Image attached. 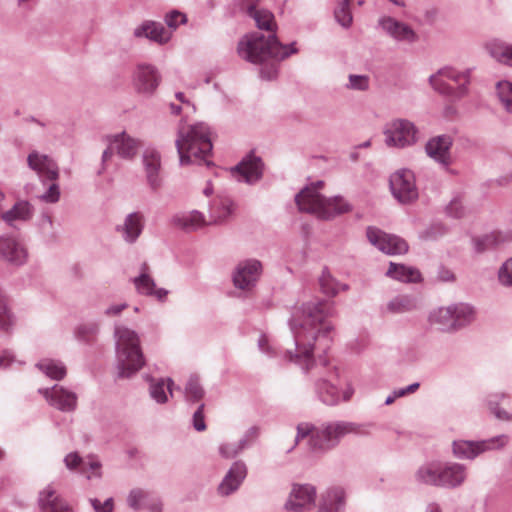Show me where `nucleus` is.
Listing matches in <instances>:
<instances>
[{
  "label": "nucleus",
  "instance_id": "nucleus-1",
  "mask_svg": "<svg viewBox=\"0 0 512 512\" xmlns=\"http://www.w3.org/2000/svg\"><path fill=\"white\" fill-rule=\"evenodd\" d=\"M297 52L294 44L282 45L275 34L264 37L260 33L244 36L238 43V55L251 63H261L267 59L283 60Z\"/></svg>",
  "mask_w": 512,
  "mask_h": 512
},
{
  "label": "nucleus",
  "instance_id": "nucleus-2",
  "mask_svg": "<svg viewBox=\"0 0 512 512\" xmlns=\"http://www.w3.org/2000/svg\"><path fill=\"white\" fill-rule=\"evenodd\" d=\"M176 147L182 165L198 160L206 161L212 151L209 127L204 123L180 127Z\"/></svg>",
  "mask_w": 512,
  "mask_h": 512
},
{
  "label": "nucleus",
  "instance_id": "nucleus-3",
  "mask_svg": "<svg viewBox=\"0 0 512 512\" xmlns=\"http://www.w3.org/2000/svg\"><path fill=\"white\" fill-rule=\"evenodd\" d=\"M117 359L118 373L128 378L138 372L144 365V357L140 348L138 335L128 328H117Z\"/></svg>",
  "mask_w": 512,
  "mask_h": 512
},
{
  "label": "nucleus",
  "instance_id": "nucleus-4",
  "mask_svg": "<svg viewBox=\"0 0 512 512\" xmlns=\"http://www.w3.org/2000/svg\"><path fill=\"white\" fill-rule=\"evenodd\" d=\"M471 69L457 71L452 67H444L429 77L433 89L451 99H460L468 94Z\"/></svg>",
  "mask_w": 512,
  "mask_h": 512
},
{
  "label": "nucleus",
  "instance_id": "nucleus-5",
  "mask_svg": "<svg viewBox=\"0 0 512 512\" xmlns=\"http://www.w3.org/2000/svg\"><path fill=\"white\" fill-rule=\"evenodd\" d=\"M510 441L506 434L497 435L479 441L454 440L452 442L453 456L460 460H474L485 452L498 451L503 449Z\"/></svg>",
  "mask_w": 512,
  "mask_h": 512
},
{
  "label": "nucleus",
  "instance_id": "nucleus-6",
  "mask_svg": "<svg viewBox=\"0 0 512 512\" xmlns=\"http://www.w3.org/2000/svg\"><path fill=\"white\" fill-rule=\"evenodd\" d=\"M385 144L392 148H406L414 145L419 138V131L413 122L395 119L384 129Z\"/></svg>",
  "mask_w": 512,
  "mask_h": 512
},
{
  "label": "nucleus",
  "instance_id": "nucleus-7",
  "mask_svg": "<svg viewBox=\"0 0 512 512\" xmlns=\"http://www.w3.org/2000/svg\"><path fill=\"white\" fill-rule=\"evenodd\" d=\"M290 324L293 330H307L309 336L316 341L320 333V302H309L297 309Z\"/></svg>",
  "mask_w": 512,
  "mask_h": 512
},
{
  "label": "nucleus",
  "instance_id": "nucleus-8",
  "mask_svg": "<svg viewBox=\"0 0 512 512\" xmlns=\"http://www.w3.org/2000/svg\"><path fill=\"white\" fill-rule=\"evenodd\" d=\"M390 190L392 195L402 204L415 201L418 198V190L412 171L400 169L390 176Z\"/></svg>",
  "mask_w": 512,
  "mask_h": 512
},
{
  "label": "nucleus",
  "instance_id": "nucleus-9",
  "mask_svg": "<svg viewBox=\"0 0 512 512\" xmlns=\"http://www.w3.org/2000/svg\"><path fill=\"white\" fill-rule=\"evenodd\" d=\"M369 242L386 254H404L408 251V244L397 235L387 234L375 227H368L366 231Z\"/></svg>",
  "mask_w": 512,
  "mask_h": 512
},
{
  "label": "nucleus",
  "instance_id": "nucleus-10",
  "mask_svg": "<svg viewBox=\"0 0 512 512\" xmlns=\"http://www.w3.org/2000/svg\"><path fill=\"white\" fill-rule=\"evenodd\" d=\"M453 142V138L450 135L442 134L430 138L425 144L427 156L446 171H449L450 165L453 162L451 155Z\"/></svg>",
  "mask_w": 512,
  "mask_h": 512
},
{
  "label": "nucleus",
  "instance_id": "nucleus-11",
  "mask_svg": "<svg viewBox=\"0 0 512 512\" xmlns=\"http://www.w3.org/2000/svg\"><path fill=\"white\" fill-rule=\"evenodd\" d=\"M316 488L310 485L293 486L285 508L294 512H308L316 507Z\"/></svg>",
  "mask_w": 512,
  "mask_h": 512
},
{
  "label": "nucleus",
  "instance_id": "nucleus-12",
  "mask_svg": "<svg viewBox=\"0 0 512 512\" xmlns=\"http://www.w3.org/2000/svg\"><path fill=\"white\" fill-rule=\"evenodd\" d=\"M363 425L353 422H334L322 429V451L335 447L346 434H364Z\"/></svg>",
  "mask_w": 512,
  "mask_h": 512
},
{
  "label": "nucleus",
  "instance_id": "nucleus-13",
  "mask_svg": "<svg viewBox=\"0 0 512 512\" xmlns=\"http://www.w3.org/2000/svg\"><path fill=\"white\" fill-rule=\"evenodd\" d=\"M232 204L226 202L222 203V212L218 216H213L211 220L206 221L204 216L198 211H192L191 213L183 216H176L174 218L175 224L186 229L195 230L206 225L222 223L232 213Z\"/></svg>",
  "mask_w": 512,
  "mask_h": 512
},
{
  "label": "nucleus",
  "instance_id": "nucleus-14",
  "mask_svg": "<svg viewBox=\"0 0 512 512\" xmlns=\"http://www.w3.org/2000/svg\"><path fill=\"white\" fill-rule=\"evenodd\" d=\"M108 148L103 152L102 159L106 162L116 151L121 157L131 159L133 158L139 147L140 142L131 138L125 132L107 137Z\"/></svg>",
  "mask_w": 512,
  "mask_h": 512
},
{
  "label": "nucleus",
  "instance_id": "nucleus-15",
  "mask_svg": "<svg viewBox=\"0 0 512 512\" xmlns=\"http://www.w3.org/2000/svg\"><path fill=\"white\" fill-rule=\"evenodd\" d=\"M378 26L389 37L398 42L413 43L418 39V36L412 27L391 16H383L379 18Z\"/></svg>",
  "mask_w": 512,
  "mask_h": 512
},
{
  "label": "nucleus",
  "instance_id": "nucleus-16",
  "mask_svg": "<svg viewBox=\"0 0 512 512\" xmlns=\"http://www.w3.org/2000/svg\"><path fill=\"white\" fill-rule=\"evenodd\" d=\"M440 475V487L454 489L466 481L467 467L457 462L441 461Z\"/></svg>",
  "mask_w": 512,
  "mask_h": 512
},
{
  "label": "nucleus",
  "instance_id": "nucleus-17",
  "mask_svg": "<svg viewBox=\"0 0 512 512\" xmlns=\"http://www.w3.org/2000/svg\"><path fill=\"white\" fill-rule=\"evenodd\" d=\"M65 465L69 470L78 471L88 479L101 476V463L94 456H89L83 460L78 453L72 452L66 455Z\"/></svg>",
  "mask_w": 512,
  "mask_h": 512
},
{
  "label": "nucleus",
  "instance_id": "nucleus-18",
  "mask_svg": "<svg viewBox=\"0 0 512 512\" xmlns=\"http://www.w3.org/2000/svg\"><path fill=\"white\" fill-rule=\"evenodd\" d=\"M301 212L320 216V186L318 183L302 189L295 198Z\"/></svg>",
  "mask_w": 512,
  "mask_h": 512
},
{
  "label": "nucleus",
  "instance_id": "nucleus-19",
  "mask_svg": "<svg viewBox=\"0 0 512 512\" xmlns=\"http://www.w3.org/2000/svg\"><path fill=\"white\" fill-rule=\"evenodd\" d=\"M28 166L41 178L56 180L58 178V166L49 156L33 151L27 158Z\"/></svg>",
  "mask_w": 512,
  "mask_h": 512
},
{
  "label": "nucleus",
  "instance_id": "nucleus-20",
  "mask_svg": "<svg viewBox=\"0 0 512 512\" xmlns=\"http://www.w3.org/2000/svg\"><path fill=\"white\" fill-rule=\"evenodd\" d=\"M41 393L52 406L59 410L72 411L77 405L76 395L62 386L55 385L51 390L44 389Z\"/></svg>",
  "mask_w": 512,
  "mask_h": 512
},
{
  "label": "nucleus",
  "instance_id": "nucleus-21",
  "mask_svg": "<svg viewBox=\"0 0 512 512\" xmlns=\"http://www.w3.org/2000/svg\"><path fill=\"white\" fill-rule=\"evenodd\" d=\"M261 272V264L256 260L241 263L234 275V284L240 289H249L253 286Z\"/></svg>",
  "mask_w": 512,
  "mask_h": 512
},
{
  "label": "nucleus",
  "instance_id": "nucleus-22",
  "mask_svg": "<svg viewBox=\"0 0 512 512\" xmlns=\"http://www.w3.org/2000/svg\"><path fill=\"white\" fill-rule=\"evenodd\" d=\"M262 167L261 159L250 154L234 168V172L237 173L239 179L252 183L260 179Z\"/></svg>",
  "mask_w": 512,
  "mask_h": 512
},
{
  "label": "nucleus",
  "instance_id": "nucleus-23",
  "mask_svg": "<svg viewBox=\"0 0 512 512\" xmlns=\"http://www.w3.org/2000/svg\"><path fill=\"white\" fill-rule=\"evenodd\" d=\"M441 461L432 460L422 464L415 472V480L424 485L440 487Z\"/></svg>",
  "mask_w": 512,
  "mask_h": 512
},
{
  "label": "nucleus",
  "instance_id": "nucleus-24",
  "mask_svg": "<svg viewBox=\"0 0 512 512\" xmlns=\"http://www.w3.org/2000/svg\"><path fill=\"white\" fill-rule=\"evenodd\" d=\"M246 477V467L243 463L236 462L233 464L224 480L218 487L221 495H229L238 489L243 479Z\"/></svg>",
  "mask_w": 512,
  "mask_h": 512
},
{
  "label": "nucleus",
  "instance_id": "nucleus-25",
  "mask_svg": "<svg viewBox=\"0 0 512 512\" xmlns=\"http://www.w3.org/2000/svg\"><path fill=\"white\" fill-rule=\"evenodd\" d=\"M159 84V76L152 66L140 65L136 72L135 85L143 93L153 92Z\"/></svg>",
  "mask_w": 512,
  "mask_h": 512
},
{
  "label": "nucleus",
  "instance_id": "nucleus-26",
  "mask_svg": "<svg viewBox=\"0 0 512 512\" xmlns=\"http://www.w3.org/2000/svg\"><path fill=\"white\" fill-rule=\"evenodd\" d=\"M428 322L442 332H455L451 306L438 307L433 309L428 316Z\"/></svg>",
  "mask_w": 512,
  "mask_h": 512
},
{
  "label": "nucleus",
  "instance_id": "nucleus-27",
  "mask_svg": "<svg viewBox=\"0 0 512 512\" xmlns=\"http://www.w3.org/2000/svg\"><path fill=\"white\" fill-rule=\"evenodd\" d=\"M485 48L488 54L496 62L512 67V44L502 40L493 39L486 43Z\"/></svg>",
  "mask_w": 512,
  "mask_h": 512
},
{
  "label": "nucleus",
  "instance_id": "nucleus-28",
  "mask_svg": "<svg viewBox=\"0 0 512 512\" xmlns=\"http://www.w3.org/2000/svg\"><path fill=\"white\" fill-rule=\"evenodd\" d=\"M386 275L405 283H418L422 280L421 273L417 268L393 262L390 263Z\"/></svg>",
  "mask_w": 512,
  "mask_h": 512
},
{
  "label": "nucleus",
  "instance_id": "nucleus-29",
  "mask_svg": "<svg viewBox=\"0 0 512 512\" xmlns=\"http://www.w3.org/2000/svg\"><path fill=\"white\" fill-rule=\"evenodd\" d=\"M43 512H72L71 508L56 494L52 486H47L40 494Z\"/></svg>",
  "mask_w": 512,
  "mask_h": 512
},
{
  "label": "nucleus",
  "instance_id": "nucleus-30",
  "mask_svg": "<svg viewBox=\"0 0 512 512\" xmlns=\"http://www.w3.org/2000/svg\"><path fill=\"white\" fill-rule=\"evenodd\" d=\"M135 36H144L159 44L168 42L171 38V32L156 22H146L135 30Z\"/></svg>",
  "mask_w": 512,
  "mask_h": 512
},
{
  "label": "nucleus",
  "instance_id": "nucleus-31",
  "mask_svg": "<svg viewBox=\"0 0 512 512\" xmlns=\"http://www.w3.org/2000/svg\"><path fill=\"white\" fill-rule=\"evenodd\" d=\"M143 162L147 173V180L150 187L154 190L159 188L160 179L158 177V171L160 169V155L153 149H147L143 155Z\"/></svg>",
  "mask_w": 512,
  "mask_h": 512
},
{
  "label": "nucleus",
  "instance_id": "nucleus-32",
  "mask_svg": "<svg viewBox=\"0 0 512 512\" xmlns=\"http://www.w3.org/2000/svg\"><path fill=\"white\" fill-rule=\"evenodd\" d=\"M0 255L12 263L21 264L26 258V250L13 238H0Z\"/></svg>",
  "mask_w": 512,
  "mask_h": 512
},
{
  "label": "nucleus",
  "instance_id": "nucleus-33",
  "mask_svg": "<svg viewBox=\"0 0 512 512\" xmlns=\"http://www.w3.org/2000/svg\"><path fill=\"white\" fill-rule=\"evenodd\" d=\"M339 374L336 368L329 371L327 379L322 377V402L334 405L340 400Z\"/></svg>",
  "mask_w": 512,
  "mask_h": 512
},
{
  "label": "nucleus",
  "instance_id": "nucleus-34",
  "mask_svg": "<svg viewBox=\"0 0 512 512\" xmlns=\"http://www.w3.org/2000/svg\"><path fill=\"white\" fill-rule=\"evenodd\" d=\"M345 504L344 489L339 486L331 487L322 499V512H344Z\"/></svg>",
  "mask_w": 512,
  "mask_h": 512
},
{
  "label": "nucleus",
  "instance_id": "nucleus-35",
  "mask_svg": "<svg viewBox=\"0 0 512 512\" xmlns=\"http://www.w3.org/2000/svg\"><path fill=\"white\" fill-rule=\"evenodd\" d=\"M147 268V265L144 264L141 275L134 279L137 291L141 294L155 296L159 300L164 299L168 292L156 287L153 279L146 273Z\"/></svg>",
  "mask_w": 512,
  "mask_h": 512
},
{
  "label": "nucleus",
  "instance_id": "nucleus-36",
  "mask_svg": "<svg viewBox=\"0 0 512 512\" xmlns=\"http://www.w3.org/2000/svg\"><path fill=\"white\" fill-rule=\"evenodd\" d=\"M455 332L471 324L475 319V309L467 303L451 304Z\"/></svg>",
  "mask_w": 512,
  "mask_h": 512
},
{
  "label": "nucleus",
  "instance_id": "nucleus-37",
  "mask_svg": "<svg viewBox=\"0 0 512 512\" xmlns=\"http://www.w3.org/2000/svg\"><path fill=\"white\" fill-rule=\"evenodd\" d=\"M350 210L349 204L339 196L322 197V220H329Z\"/></svg>",
  "mask_w": 512,
  "mask_h": 512
},
{
  "label": "nucleus",
  "instance_id": "nucleus-38",
  "mask_svg": "<svg viewBox=\"0 0 512 512\" xmlns=\"http://www.w3.org/2000/svg\"><path fill=\"white\" fill-rule=\"evenodd\" d=\"M418 302L415 297L407 294H400L392 298L386 306L389 313L402 314L417 309Z\"/></svg>",
  "mask_w": 512,
  "mask_h": 512
},
{
  "label": "nucleus",
  "instance_id": "nucleus-39",
  "mask_svg": "<svg viewBox=\"0 0 512 512\" xmlns=\"http://www.w3.org/2000/svg\"><path fill=\"white\" fill-rule=\"evenodd\" d=\"M247 13L251 16L258 28L274 32L276 29V22L274 15L265 9H257L255 5H247Z\"/></svg>",
  "mask_w": 512,
  "mask_h": 512
},
{
  "label": "nucleus",
  "instance_id": "nucleus-40",
  "mask_svg": "<svg viewBox=\"0 0 512 512\" xmlns=\"http://www.w3.org/2000/svg\"><path fill=\"white\" fill-rule=\"evenodd\" d=\"M143 228V217L139 213L130 214L125 221L123 231L127 241L133 242L141 233Z\"/></svg>",
  "mask_w": 512,
  "mask_h": 512
},
{
  "label": "nucleus",
  "instance_id": "nucleus-41",
  "mask_svg": "<svg viewBox=\"0 0 512 512\" xmlns=\"http://www.w3.org/2000/svg\"><path fill=\"white\" fill-rule=\"evenodd\" d=\"M351 0H338L334 9V17L339 25L348 29L353 23V15L350 7Z\"/></svg>",
  "mask_w": 512,
  "mask_h": 512
},
{
  "label": "nucleus",
  "instance_id": "nucleus-42",
  "mask_svg": "<svg viewBox=\"0 0 512 512\" xmlns=\"http://www.w3.org/2000/svg\"><path fill=\"white\" fill-rule=\"evenodd\" d=\"M348 285H340L328 272L322 270V302L335 297L340 290H347Z\"/></svg>",
  "mask_w": 512,
  "mask_h": 512
},
{
  "label": "nucleus",
  "instance_id": "nucleus-43",
  "mask_svg": "<svg viewBox=\"0 0 512 512\" xmlns=\"http://www.w3.org/2000/svg\"><path fill=\"white\" fill-rule=\"evenodd\" d=\"M335 314V309L333 307H322V318L324 316H333ZM336 336L335 326L330 321H325L322 319V347H330L333 343L334 338Z\"/></svg>",
  "mask_w": 512,
  "mask_h": 512
},
{
  "label": "nucleus",
  "instance_id": "nucleus-44",
  "mask_svg": "<svg viewBox=\"0 0 512 512\" xmlns=\"http://www.w3.org/2000/svg\"><path fill=\"white\" fill-rule=\"evenodd\" d=\"M495 88L499 102L507 113L512 114V82L498 81Z\"/></svg>",
  "mask_w": 512,
  "mask_h": 512
},
{
  "label": "nucleus",
  "instance_id": "nucleus-45",
  "mask_svg": "<svg viewBox=\"0 0 512 512\" xmlns=\"http://www.w3.org/2000/svg\"><path fill=\"white\" fill-rule=\"evenodd\" d=\"M37 367L54 380H61L66 375L65 366L54 360L44 359L37 364Z\"/></svg>",
  "mask_w": 512,
  "mask_h": 512
},
{
  "label": "nucleus",
  "instance_id": "nucleus-46",
  "mask_svg": "<svg viewBox=\"0 0 512 512\" xmlns=\"http://www.w3.org/2000/svg\"><path fill=\"white\" fill-rule=\"evenodd\" d=\"M505 398L504 393H492L487 396V406L494 416L503 421L512 420V415L507 413L505 410L498 407L500 401Z\"/></svg>",
  "mask_w": 512,
  "mask_h": 512
},
{
  "label": "nucleus",
  "instance_id": "nucleus-47",
  "mask_svg": "<svg viewBox=\"0 0 512 512\" xmlns=\"http://www.w3.org/2000/svg\"><path fill=\"white\" fill-rule=\"evenodd\" d=\"M31 216V208L27 202H19L3 215V219L11 223L14 220H27Z\"/></svg>",
  "mask_w": 512,
  "mask_h": 512
},
{
  "label": "nucleus",
  "instance_id": "nucleus-48",
  "mask_svg": "<svg viewBox=\"0 0 512 512\" xmlns=\"http://www.w3.org/2000/svg\"><path fill=\"white\" fill-rule=\"evenodd\" d=\"M204 397V390L196 376H191L185 386V398L189 402H198Z\"/></svg>",
  "mask_w": 512,
  "mask_h": 512
},
{
  "label": "nucleus",
  "instance_id": "nucleus-49",
  "mask_svg": "<svg viewBox=\"0 0 512 512\" xmlns=\"http://www.w3.org/2000/svg\"><path fill=\"white\" fill-rule=\"evenodd\" d=\"M297 429H298V435L296 438L297 442L300 440L307 439V442L309 445H311L312 447L317 446L318 441H319V434H318V430L315 427H313L307 423H304V424H300Z\"/></svg>",
  "mask_w": 512,
  "mask_h": 512
},
{
  "label": "nucleus",
  "instance_id": "nucleus-50",
  "mask_svg": "<svg viewBox=\"0 0 512 512\" xmlns=\"http://www.w3.org/2000/svg\"><path fill=\"white\" fill-rule=\"evenodd\" d=\"M172 384H173V382L171 379H167V381L160 380V381L153 383L150 387L151 396L158 403H165L167 401V395L165 393V386L171 393V385Z\"/></svg>",
  "mask_w": 512,
  "mask_h": 512
},
{
  "label": "nucleus",
  "instance_id": "nucleus-51",
  "mask_svg": "<svg viewBox=\"0 0 512 512\" xmlns=\"http://www.w3.org/2000/svg\"><path fill=\"white\" fill-rule=\"evenodd\" d=\"M370 87V78L368 75L350 74L346 88L356 91H367Z\"/></svg>",
  "mask_w": 512,
  "mask_h": 512
},
{
  "label": "nucleus",
  "instance_id": "nucleus-52",
  "mask_svg": "<svg viewBox=\"0 0 512 512\" xmlns=\"http://www.w3.org/2000/svg\"><path fill=\"white\" fill-rule=\"evenodd\" d=\"M497 278L504 287H512V257L507 259L498 269Z\"/></svg>",
  "mask_w": 512,
  "mask_h": 512
},
{
  "label": "nucleus",
  "instance_id": "nucleus-53",
  "mask_svg": "<svg viewBox=\"0 0 512 512\" xmlns=\"http://www.w3.org/2000/svg\"><path fill=\"white\" fill-rule=\"evenodd\" d=\"M150 493L141 490L133 489L128 496V504L133 509H142L144 504L147 503Z\"/></svg>",
  "mask_w": 512,
  "mask_h": 512
},
{
  "label": "nucleus",
  "instance_id": "nucleus-54",
  "mask_svg": "<svg viewBox=\"0 0 512 512\" xmlns=\"http://www.w3.org/2000/svg\"><path fill=\"white\" fill-rule=\"evenodd\" d=\"M473 245L476 252L482 253L496 246V238L494 235L475 238L473 239Z\"/></svg>",
  "mask_w": 512,
  "mask_h": 512
},
{
  "label": "nucleus",
  "instance_id": "nucleus-55",
  "mask_svg": "<svg viewBox=\"0 0 512 512\" xmlns=\"http://www.w3.org/2000/svg\"><path fill=\"white\" fill-rule=\"evenodd\" d=\"M446 212L449 216L459 219L466 213V208L461 198L456 197L450 201L446 207Z\"/></svg>",
  "mask_w": 512,
  "mask_h": 512
},
{
  "label": "nucleus",
  "instance_id": "nucleus-56",
  "mask_svg": "<svg viewBox=\"0 0 512 512\" xmlns=\"http://www.w3.org/2000/svg\"><path fill=\"white\" fill-rule=\"evenodd\" d=\"M420 387V383L418 382H415V383H412L410 385H408L407 387H404V388H399V389H396L392 392L391 395H389L386 400H385V404L386 405H390L392 404L397 398H400V397H403L407 394H410V393H414L416 392Z\"/></svg>",
  "mask_w": 512,
  "mask_h": 512
},
{
  "label": "nucleus",
  "instance_id": "nucleus-57",
  "mask_svg": "<svg viewBox=\"0 0 512 512\" xmlns=\"http://www.w3.org/2000/svg\"><path fill=\"white\" fill-rule=\"evenodd\" d=\"M186 21V15L177 10L171 11L165 17V22L171 29H176L179 24H184Z\"/></svg>",
  "mask_w": 512,
  "mask_h": 512
},
{
  "label": "nucleus",
  "instance_id": "nucleus-58",
  "mask_svg": "<svg viewBox=\"0 0 512 512\" xmlns=\"http://www.w3.org/2000/svg\"><path fill=\"white\" fill-rule=\"evenodd\" d=\"M11 325V316L7 309L6 298L0 295V328L7 329Z\"/></svg>",
  "mask_w": 512,
  "mask_h": 512
},
{
  "label": "nucleus",
  "instance_id": "nucleus-59",
  "mask_svg": "<svg viewBox=\"0 0 512 512\" xmlns=\"http://www.w3.org/2000/svg\"><path fill=\"white\" fill-rule=\"evenodd\" d=\"M91 504L96 512H112L114 508L112 498L106 499L103 504L98 499H92Z\"/></svg>",
  "mask_w": 512,
  "mask_h": 512
},
{
  "label": "nucleus",
  "instance_id": "nucleus-60",
  "mask_svg": "<svg viewBox=\"0 0 512 512\" xmlns=\"http://www.w3.org/2000/svg\"><path fill=\"white\" fill-rule=\"evenodd\" d=\"M203 411L204 404H201L193 415V425L197 431H204L206 429Z\"/></svg>",
  "mask_w": 512,
  "mask_h": 512
},
{
  "label": "nucleus",
  "instance_id": "nucleus-61",
  "mask_svg": "<svg viewBox=\"0 0 512 512\" xmlns=\"http://www.w3.org/2000/svg\"><path fill=\"white\" fill-rule=\"evenodd\" d=\"M143 508L148 509L151 512H161L162 511V503L161 501L154 497L153 495H149V499L146 504H144Z\"/></svg>",
  "mask_w": 512,
  "mask_h": 512
},
{
  "label": "nucleus",
  "instance_id": "nucleus-62",
  "mask_svg": "<svg viewBox=\"0 0 512 512\" xmlns=\"http://www.w3.org/2000/svg\"><path fill=\"white\" fill-rule=\"evenodd\" d=\"M60 196L59 187L57 184H52L48 190V192L43 196L44 200L47 202H57Z\"/></svg>",
  "mask_w": 512,
  "mask_h": 512
},
{
  "label": "nucleus",
  "instance_id": "nucleus-63",
  "mask_svg": "<svg viewBox=\"0 0 512 512\" xmlns=\"http://www.w3.org/2000/svg\"><path fill=\"white\" fill-rule=\"evenodd\" d=\"M239 447H235L231 444H223L220 447V453L225 458H233L237 455Z\"/></svg>",
  "mask_w": 512,
  "mask_h": 512
},
{
  "label": "nucleus",
  "instance_id": "nucleus-64",
  "mask_svg": "<svg viewBox=\"0 0 512 512\" xmlns=\"http://www.w3.org/2000/svg\"><path fill=\"white\" fill-rule=\"evenodd\" d=\"M437 277L443 282H451L455 279L453 272L443 266L439 268Z\"/></svg>",
  "mask_w": 512,
  "mask_h": 512
}]
</instances>
